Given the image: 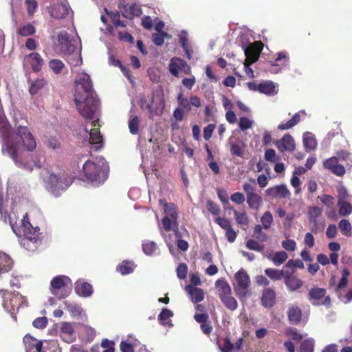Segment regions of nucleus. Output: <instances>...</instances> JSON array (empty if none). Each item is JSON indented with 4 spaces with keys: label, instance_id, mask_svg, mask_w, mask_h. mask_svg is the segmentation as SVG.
I'll return each mask as SVG.
<instances>
[{
    "label": "nucleus",
    "instance_id": "1",
    "mask_svg": "<svg viewBox=\"0 0 352 352\" xmlns=\"http://www.w3.org/2000/svg\"><path fill=\"white\" fill-rule=\"evenodd\" d=\"M26 119L17 120L14 117V129H12L8 120L0 116V140L3 155L10 157L14 164L27 170H32V166L23 162V153L20 151L22 145L28 151L36 148V141L27 124Z\"/></svg>",
    "mask_w": 352,
    "mask_h": 352
},
{
    "label": "nucleus",
    "instance_id": "2",
    "mask_svg": "<svg viewBox=\"0 0 352 352\" xmlns=\"http://www.w3.org/2000/svg\"><path fill=\"white\" fill-rule=\"evenodd\" d=\"M74 85V102L78 111L85 119L93 120L92 126L98 125V101L95 97L90 76L85 72L78 73Z\"/></svg>",
    "mask_w": 352,
    "mask_h": 352
},
{
    "label": "nucleus",
    "instance_id": "3",
    "mask_svg": "<svg viewBox=\"0 0 352 352\" xmlns=\"http://www.w3.org/2000/svg\"><path fill=\"white\" fill-rule=\"evenodd\" d=\"M82 170L87 182L98 186L107 179L109 166L104 158L100 156L93 160L86 161Z\"/></svg>",
    "mask_w": 352,
    "mask_h": 352
},
{
    "label": "nucleus",
    "instance_id": "4",
    "mask_svg": "<svg viewBox=\"0 0 352 352\" xmlns=\"http://www.w3.org/2000/svg\"><path fill=\"white\" fill-rule=\"evenodd\" d=\"M77 43L76 40L70 38L66 31H61L58 34V47L72 67L79 66L82 62L80 47H78Z\"/></svg>",
    "mask_w": 352,
    "mask_h": 352
},
{
    "label": "nucleus",
    "instance_id": "5",
    "mask_svg": "<svg viewBox=\"0 0 352 352\" xmlns=\"http://www.w3.org/2000/svg\"><path fill=\"white\" fill-rule=\"evenodd\" d=\"M21 229L23 232L24 238L21 240V243L27 246L28 250H34L36 245L41 242L39 228L33 227L30 223L28 215L25 213L21 219Z\"/></svg>",
    "mask_w": 352,
    "mask_h": 352
},
{
    "label": "nucleus",
    "instance_id": "6",
    "mask_svg": "<svg viewBox=\"0 0 352 352\" xmlns=\"http://www.w3.org/2000/svg\"><path fill=\"white\" fill-rule=\"evenodd\" d=\"M142 108L148 110L151 116L160 115L165 107L164 94L162 87H158L153 91L151 102H147L144 98L140 99Z\"/></svg>",
    "mask_w": 352,
    "mask_h": 352
},
{
    "label": "nucleus",
    "instance_id": "7",
    "mask_svg": "<svg viewBox=\"0 0 352 352\" xmlns=\"http://www.w3.org/2000/svg\"><path fill=\"white\" fill-rule=\"evenodd\" d=\"M72 183V179L65 173L58 175L51 174L46 182V188L52 195L56 197L60 195V192L65 190Z\"/></svg>",
    "mask_w": 352,
    "mask_h": 352
},
{
    "label": "nucleus",
    "instance_id": "8",
    "mask_svg": "<svg viewBox=\"0 0 352 352\" xmlns=\"http://www.w3.org/2000/svg\"><path fill=\"white\" fill-rule=\"evenodd\" d=\"M159 202L160 205L163 207L164 214L162 220L163 228L166 231H177L179 223L177 221L178 214L175 205L173 203H167L164 199H160Z\"/></svg>",
    "mask_w": 352,
    "mask_h": 352
},
{
    "label": "nucleus",
    "instance_id": "9",
    "mask_svg": "<svg viewBox=\"0 0 352 352\" xmlns=\"http://www.w3.org/2000/svg\"><path fill=\"white\" fill-rule=\"evenodd\" d=\"M72 281L66 276L59 275L52 278L50 283V291L58 298H64L69 296L71 292Z\"/></svg>",
    "mask_w": 352,
    "mask_h": 352
},
{
    "label": "nucleus",
    "instance_id": "10",
    "mask_svg": "<svg viewBox=\"0 0 352 352\" xmlns=\"http://www.w3.org/2000/svg\"><path fill=\"white\" fill-rule=\"evenodd\" d=\"M2 293L3 308L10 314L12 318L16 320L15 311L23 306L25 299L19 293H9L0 291Z\"/></svg>",
    "mask_w": 352,
    "mask_h": 352
},
{
    "label": "nucleus",
    "instance_id": "11",
    "mask_svg": "<svg viewBox=\"0 0 352 352\" xmlns=\"http://www.w3.org/2000/svg\"><path fill=\"white\" fill-rule=\"evenodd\" d=\"M234 280V289L236 295L240 298L245 297L248 294L250 285L249 275L243 269H241L235 274Z\"/></svg>",
    "mask_w": 352,
    "mask_h": 352
},
{
    "label": "nucleus",
    "instance_id": "12",
    "mask_svg": "<svg viewBox=\"0 0 352 352\" xmlns=\"http://www.w3.org/2000/svg\"><path fill=\"white\" fill-rule=\"evenodd\" d=\"M248 89L251 91H258L268 96H274L278 93L277 85L270 80L263 81L258 83L251 82L247 84Z\"/></svg>",
    "mask_w": 352,
    "mask_h": 352
},
{
    "label": "nucleus",
    "instance_id": "13",
    "mask_svg": "<svg viewBox=\"0 0 352 352\" xmlns=\"http://www.w3.org/2000/svg\"><path fill=\"white\" fill-rule=\"evenodd\" d=\"M23 61L24 67L30 65L32 69L36 72L41 71L44 63L43 59L37 52H32L24 56Z\"/></svg>",
    "mask_w": 352,
    "mask_h": 352
},
{
    "label": "nucleus",
    "instance_id": "14",
    "mask_svg": "<svg viewBox=\"0 0 352 352\" xmlns=\"http://www.w3.org/2000/svg\"><path fill=\"white\" fill-rule=\"evenodd\" d=\"M177 99L179 105V108L186 112L190 111L192 107L199 108L201 105V100L197 96H192L188 100L183 96L182 93H179Z\"/></svg>",
    "mask_w": 352,
    "mask_h": 352
},
{
    "label": "nucleus",
    "instance_id": "15",
    "mask_svg": "<svg viewBox=\"0 0 352 352\" xmlns=\"http://www.w3.org/2000/svg\"><path fill=\"white\" fill-rule=\"evenodd\" d=\"M70 13L73 12L66 0H63L54 5L50 11L51 16L58 19H63Z\"/></svg>",
    "mask_w": 352,
    "mask_h": 352
},
{
    "label": "nucleus",
    "instance_id": "16",
    "mask_svg": "<svg viewBox=\"0 0 352 352\" xmlns=\"http://www.w3.org/2000/svg\"><path fill=\"white\" fill-rule=\"evenodd\" d=\"M169 71L173 76H177L179 71L189 74L190 67L184 60L179 58H173L169 64Z\"/></svg>",
    "mask_w": 352,
    "mask_h": 352
},
{
    "label": "nucleus",
    "instance_id": "17",
    "mask_svg": "<svg viewBox=\"0 0 352 352\" xmlns=\"http://www.w3.org/2000/svg\"><path fill=\"white\" fill-rule=\"evenodd\" d=\"M265 193L267 196L271 198L279 197L283 199L289 197L291 195V192L287 186L283 184L268 188L265 190Z\"/></svg>",
    "mask_w": 352,
    "mask_h": 352
},
{
    "label": "nucleus",
    "instance_id": "18",
    "mask_svg": "<svg viewBox=\"0 0 352 352\" xmlns=\"http://www.w3.org/2000/svg\"><path fill=\"white\" fill-rule=\"evenodd\" d=\"M122 16L127 19H132L134 16H138L142 14V9L137 3H132L128 6L124 3H121L119 6Z\"/></svg>",
    "mask_w": 352,
    "mask_h": 352
},
{
    "label": "nucleus",
    "instance_id": "19",
    "mask_svg": "<svg viewBox=\"0 0 352 352\" xmlns=\"http://www.w3.org/2000/svg\"><path fill=\"white\" fill-rule=\"evenodd\" d=\"M276 146L280 152L293 151L295 149L294 138L289 134L285 135L281 139L275 142Z\"/></svg>",
    "mask_w": 352,
    "mask_h": 352
},
{
    "label": "nucleus",
    "instance_id": "20",
    "mask_svg": "<svg viewBox=\"0 0 352 352\" xmlns=\"http://www.w3.org/2000/svg\"><path fill=\"white\" fill-rule=\"evenodd\" d=\"M294 272V270L291 272L287 271L284 278L285 284L289 292L298 290L302 287L303 284L302 281L299 278L292 276Z\"/></svg>",
    "mask_w": 352,
    "mask_h": 352
},
{
    "label": "nucleus",
    "instance_id": "21",
    "mask_svg": "<svg viewBox=\"0 0 352 352\" xmlns=\"http://www.w3.org/2000/svg\"><path fill=\"white\" fill-rule=\"evenodd\" d=\"M75 292L81 297H89L93 294L92 286L82 280H78L75 283Z\"/></svg>",
    "mask_w": 352,
    "mask_h": 352
},
{
    "label": "nucleus",
    "instance_id": "22",
    "mask_svg": "<svg viewBox=\"0 0 352 352\" xmlns=\"http://www.w3.org/2000/svg\"><path fill=\"white\" fill-rule=\"evenodd\" d=\"M242 344V338H239L234 345L230 340L226 338L223 340L222 344L220 342H219L218 344L221 352H239L241 349Z\"/></svg>",
    "mask_w": 352,
    "mask_h": 352
},
{
    "label": "nucleus",
    "instance_id": "23",
    "mask_svg": "<svg viewBox=\"0 0 352 352\" xmlns=\"http://www.w3.org/2000/svg\"><path fill=\"white\" fill-rule=\"evenodd\" d=\"M326 293L324 288L313 287L309 292V300L313 305H320V300L325 296Z\"/></svg>",
    "mask_w": 352,
    "mask_h": 352
},
{
    "label": "nucleus",
    "instance_id": "24",
    "mask_svg": "<svg viewBox=\"0 0 352 352\" xmlns=\"http://www.w3.org/2000/svg\"><path fill=\"white\" fill-rule=\"evenodd\" d=\"M60 333L63 340L67 342H72L74 340V329L73 324L64 322L61 324Z\"/></svg>",
    "mask_w": 352,
    "mask_h": 352
},
{
    "label": "nucleus",
    "instance_id": "25",
    "mask_svg": "<svg viewBox=\"0 0 352 352\" xmlns=\"http://www.w3.org/2000/svg\"><path fill=\"white\" fill-rule=\"evenodd\" d=\"M255 45V43H252L244 50L246 56L245 62H248L249 64H252L257 60L261 51V49L256 47Z\"/></svg>",
    "mask_w": 352,
    "mask_h": 352
},
{
    "label": "nucleus",
    "instance_id": "26",
    "mask_svg": "<svg viewBox=\"0 0 352 352\" xmlns=\"http://www.w3.org/2000/svg\"><path fill=\"white\" fill-rule=\"evenodd\" d=\"M186 292L190 296L192 302L197 303L204 300V291L192 285H187L185 287Z\"/></svg>",
    "mask_w": 352,
    "mask_h": 352
},
{
    "label": "nucleus",
    "instance_id": "27",
    "mask_svg": "<svg viewBox=\"0 0 352 352\" xmlns=\"http://www.w3.org/2000/svg\"><path fill=\"white\" fill-rule=\"evenodd\" d=\"M85 138H89V142L91 144H98L102 143V138L99 131L96 129L89 130L87 127L83 129Z\"/></svg>",
    "mask_w": 352,
    "mask_h": 352
},
{
    "label": "nucleus",
    "instance_id": "28",
    "mask_svg": "<svg viewBox=\"0 0 352 352\" xmlns=\"http://www.w3.org/2000/svg\"><path fill=\"white\" fill-rule=\"evenodd\" d=\"M288 270H285L284 267L283 270H279L274 268H267L265 270V274L267 276L272 280H280L282 278H285L286 272Z\"/></svg>",
    "mask_w": 352,
    "mask_h": 352
},
{
    "label": "nucleus",
    "instance_id": "29",
    "mask_svg": "<svg viewBox=\"0 0 352 352\" xmlns=\"http://www.w3.org/2000/svg\"><path fill=\"white\" fill-rule=\"evenodd\" d=\"M275 293L271 289H266L264 290L261 298L262 305L265 307H271L274 304Z\"/></svg>",
    "mask_w": 352,
    "mask_h": 352
},
{
    "label": "nucleus",
    "instance_id": "30",
    "mask_svg": "<svg viewBox=\"0 0 352 352\" xmlns=\"http://www.w3.org/2000/svg\"><path fill=\"white\" fill-rule=\"evenodd\" d=\"M303 144L306 150H314L317 146V141L314 135L311 132L303 133Z\"/></svg>",
    "mask_w": 352,
    "mask_h": 352
},
{
    "label": "nucleus",
    "instance_id": "31",
    "mask_svg": "<svg viewBox=\"0 0 352 352\" xmlns=\"http://www.w3.org/2000/svg\"><path fill=\"white\" fill-rule=\"evenodd\" d=\"M12 267V261L9 256L0 252V274L8 272Z\"/></svg>",
    "mask_w": 352,
    "mask_h": 352
},
{
    "label": "nucleus",
    "instance_id": "32",
    "mask_svg": "<svg viewBox=\"0 0 352 352\" xmlns=\"http://www.w3.org/2000/svg\"><path fill=\"white\" fill-rule=\"evenodd\" d=\"M215 285L218 289L219 298L228 294H232L230 286L224 280H217L215 283Z\"/></svg>",
    "mask_w": 352,
    "mask_h": 352
},
{
    "label": "nucleus",
    "instance_id": "33",
    "mask_svg": "<svg viewBox=\"0 0 352 352\" xmlns=\"http://www.w3.org/2000/svg\"><path fill=\"white\" fill-rule=\"evenodd\" d=\"M29 83L30 94L31 95H35L46 85L47 82L43 78H38L35 80L30 82Z\"/></svg>",
    "mask_w": 352,
    "mask_h": 352
},
{
    "label": "nucleus",
    "instance_id": "34",
    "mask_svg": "<svg viewBox=\"0 0 352 352\" xmlns=\"http://www.w3.org/2000/svg\"><path fill=\"white\" fill-rule=\"evenodd\" d=\"M65 305L67 311L69 312L72 317L80 318L82 315H85L83 310L80 305L77 304L69 303L68 302H65Z\"/></svg>",
    "mask_w": 352,
    "mask_h": 352
},
{
    "label": "nucleus",
    "instance_id": "35",
    "mask_svg": "<svg viewBox=\"0 0 352 352\" xmlns=\"http://www.w3.org/2000/svg\"><path fill=\"white\" fill-rule=\"evenodd\" d=\"M268 258L270 259L276 266H280L288 258V254L284 251H279L274 254L270 255Z\"/></svg>",
    "mask_w": 352,
    "mask_h": 352
},
{
    "label": "nucleus",
    "instance_id": "36",
    "mask_svg": "<svg viewBox=\"0 0 352 352\" xmlns=\"http://www.w3.org/2000/svg\"><path fill=\"white\" fill-rule=\"evenodd\" d=\"M222 303L224 306L230 311H234L238 307V303L236 300L231 296L228 294L220 298Z\"/></svg>",
    "mask_w": 352,
    "mask_h": 352
},
{
    "label": "nucleus",
    "instance_id": "37",
    "mask_svg": "<svg viewBox=\"0 0 352 352\" xmlns=\"http://www.w3.org/2000/svg\"><path fill=\"white\" fill-rule=\"evenodd\" d=\"M246 200L249 207L252 209L258 210L262 204V197L256 192L246 197Z\"/></svg>",
    "mask_w": 352,
    "mask_h": 352
},
{
    "label": "nucleus",
    "instance_id": "38",
    "mask_svg": "<svg viewBox=\"0 0 352 352\" xmlns=\"http://www.w3.org/2000/svg\"><path fill=\"white\" fill-rule=\"evenodd\" d=\"M302 316L301 310L298 307H292L288 311V317L292 324H297L300 321Z\"/></svg>",
    "mask_w": 352,
    "mask_h": 352
},
{
    "label": "nucleus",
    "instance_id": "39",
    "mask_svg": "<svg viewBox=\"0 0 352 352\" xmlns=\"http://www.w3.org/2000/svg\"><path fill=\"white\" fill-rule=\"evenodd\" d=\"M338 228L345 236L350 237L352 236V226L349 220L345 219L340 220Z\"/></svg>",
    "mask_w": 352,
    "mask_h": 352
},
{
    "label": "nucleus",
    "instance_id": "40",
    "mask_svg": "<svg viewBox=\"0 0 352 352\" xmlns=\"http://www.w3.org/2000/svg\"><path fill=\"white\" fill-rule=\"evenodd\" d=\"M230 153L233 156L242 157L244 153L245 144L242 142H230Z\"/></svg>",
    "mask_w": 352,
    "mask_h": 352
},
{
    "label": "nucleus",
    "instance_id": "41",
    "mask_svg": "<svg viewBox=\"0 0 352 352\" xmlns=\"http://www.w3.org/2000/svg\"><path fill=\"white\" fill-rule=\"evenodd\" d=\"M300 120V113H295L292 118L285 123H281L278 126L279 130H287L296 126Z\"/></svg>",
    "mask_w": 352,
    "mask_h": 352
},
{
    "label": "nucleus",
    "instance_id": "42",
    "mask_svg": "<svg viewBox=\"0 0 352 352\" xmlns=\"http://www.w3.org/2000/svg\"><path fill=\"white\" fill-rule=\"evenodd\" d=\"M50 69L56 74L62 73L65 68L64 63L59 59H52L49 62Z\"/></svg>",
    "mask_w": 352,
    "mask_h": 352
},
{
    "label": "nucleus",
    "instance_id": "43",
    "mask_svg": "<svg viewBox=\"0 0 352 352\" xmlns=\"http://www.w3.org/2000/svg\"><path fill=\"white\" fill-rule=\"evenodd\" d=\"M339 214L341 216H349L352 213V204L349 201L338 202Z\"/></svg>",
    "mask_w": 352,
    "mask_h": 352
},
{
    "label": "nucleus",
    "instance_id": "44",
    "mask_svg": "<svg viewBox=\"0 0 352 352\" xmlns=\"http://www.w3.org/2000/svg\"><path fill=\"white\" fill-rule=\"evenodd\" d=\"M179 42L182 45V47L184 51L186 53V55L188 59L191 58V54L189 50L188 38H187V32L185 30H182L179 35Z\"/></svg>",
    "mask_w": 352,
    "mask_h": 352
},
{
    "label": "nucleus",
    "instance_id": "45",
    "mask_svg": "<svg viewBox=\"0 0 352 352\" xmlns=\"http://www.w3.org/2000/svg\"><path fill=\"white\" fill-rule=\"evenodd\" d=\"M342 277L337 285L336 287V292L338 294L340 293V290L345 288L349 283L348 277L350 275V272L349 270L346 268H344L342 270Z\"/></svg>",
    "mask_w": 352,
    "mask_h": 352
},
{
    "label": "nucleus",
    "instance_id": "46",
    "mask_svg": "<svg viewBox=\"0 0 352 352\" xmlns=\"http://www.w3.org/2000/svg\"><path fill=\"white\" fill-rule=\"evenodd\" d=\"M173 316V313L172 311L168 309H163L158 316V320L164 326H171L172 324L167 320L172 317Z\"/></svg>",
    "mask_w": 352,
    "mask_h": 352
},
{
    "label": "nucleus",
    "instance_id": "47",
    "mask_svg": "<svg viewBox=\"0 0 352 352\" xmlns=\"http://www.w3.org/2000/svg\"><path fill=\"white\" fill-rule=\"evenodd\" d=\"M36 32L35 28L30 23H26L19 27L18 33L22 36L33 35Z\"/></svg>",
    "mask_w": 352,
    "mask_h": 352
},
{
    "label": "nucleus",
    "instance_id": "48",
    "mask_svg": "<svg viewBox=\"0 0 352 352\" xmlns=\"http://www.w3.org/2000/svg\"><path fill=\"white\" fill-rule=\"evenodd\" d=\"M137 340L132 341V338H129L126 340L121 342L120 348L122 352H134L133 346L136 344Z\"/></svg>",
    "mask_w": 352,
    "mask_h": 352
},
{
    "label": "nucleus",
    "instance_id": "49",
    "mask_svg": "<svg viewBox=\"0 0 352 352\" xmlns=\"http://www.w3.org/2000/svg\"><path fill=\"white\" fill-rule=\"evenodd\" d=\"M134 267H135V265L133 263L128 262V261H123L122 263H120L117 267V270L122 274L125 275V274L131 273L133 272Z\"/></svg>",
    "mask_w": 352,
    "mask_h": 352
},
{
    "label": "nucleus",
    "instance_id": "50",
    "mask_svg": "<svg viewBox=\"0 0 352 352\" xmlns=\"http://www.w3.org/2000/svg\"><path fill=\"white\" fill-rule=\"evenodd\" d=\"M263 228L261 225L258 224L254 226L253 230L254 237L261 242L266 241L268 239L267 234L262 231Z\"/></svg>",
    "mask_w": 352,
    "mask_h": 352
},
{
    "label": "nucleus",
    "instance_id": "51",
    "mask_svg": "<svg viewBox=\"0 0 352 352\" xmlns=\"http://www.w3.org/2000/svg\"><path fill=\"white\" fill-rule=\"evenodd\" d=\"M261 221L264 229H269L273 222L272 213L270 211L265 212L261 218Z\"/></svg>",
    "mask_w": 352,
    "mask_h": 352
},
{
    "label": "nucleus",
    "instance_id": "52",
    "mask_svg": "<svg viewBox=\"0 0 352 352\" xmlns=\"http://www.w3.org/2000/svg\"><path fill=\"white\" fill-rule=\"evenodd\" d=\"M254 125V121L247 117H241L239 118V127L241 131H244L252 129Z\"/></svg>",
    "mask_w": 352,
    "mask_h": 352
},
{
    "label": "nucleus",
    "instance_id": "53",
    "mask_svg": "<svg viewBox=\"0 0 352 352\" xmlns=\"http://www.w3.org/2000/svg\"><path fill=\"white\" fill-rule=\"evenodd\" d=\"M322 210L317 206L310 207L308 210V216L310 222H315L317 218L321 215Z\"/></svg>",
    "mask_w": 352,
    "mask_h": 352
},
{
    "label": "nucleus",
    "instance_id": "54",
    "mask_svg": "<svg viewBox=\"0 0 352 352\" xmlns=\"http://www.w3.org/2000/svg\"><path fill=\"white\" fill-rule=\"evenodd\" d=\"M142 250L146 255L151 256L155 252L156 244L153 241H144L142 243Z\"/></svg>",
    "mask_w": 352,
    "mask_h": 352
},
{
    "label": "nucleus",
    "instance_id": "55",
    "mask_svg": "<svg viewBox=\"0 0 352 352\" xmlns=\"http://www.w3.org/2000/svg\"><path fill=\"white\" fill-rule=\"evenodd\" d=\"M314 340L313 339L305 340L300 344V352H313Z\"/></svg>",
    "mask_w": 352,
    "mask_h": 352
},
{
    "label": "nucleus",
    "instance_id": "56",
    "mask_svg": "<svg viewBox=\"0 0 352 352\" xmlns=\"http://www.w3.org/2000/svg\"><path fill=\"white\" fill-rule=\"evenodd\" d=\"M245 245L247 248L251 250L257 252H263L264 250V246L253 239L248 240Z\"/></svg>",
    "mask_w": 352,
    "mask_h": 352
},
{
    "label": "nucleus",
    "instance_id": "57",
    "mask_svg": "<svg viewBox=\"0 0 352 352\" xmlns=\"http://www.w3.org/2000/svg\"><path fill=\"white\" fill-rule=\"evenodd\" d=\"M140 122L137 116L132 118L129 122V129L130 133L136 135L139 131Z\"/></svg>",
    "mask_w": 352,
    "mask_h": 352
},
{
    "label": "nucleus",
    "instance_id": "58",
    "mask_svg": "<svg viewBox=\"0 0 352 352\" xmlns=\"http://www.w3.org/2000/svg\"><path fill=\"white\" fill-rule=\"evenodd\" d=\"M349 197V195L348 193L346 188L343 186H340L338 188V202L347 201Z\"/></svg>",
    "mask_w": 352,
    "mask_h": 352
},
{
    "label": "nucleus",
    "instance_id": "59",
    "mask_svg": "<svg viewBox=\"0 0 352 352\" xmlns=\"http://www.w3.org/2000/svg\"><path fill=\"white\" fill-rule=\"evenodd\" d=\"M234 217L238 224L248 225L249 223L248 217L245 212L234 211Z\"/></svg>",
    "mask_w": 352,
    "mask_h": 352
},
{
    "label": "nucleus",
    "instance_id": "60",
    "mask_svg": "<svg viewBox=\"0 0 352 352\" xmlns=\"http://www.w3.org/2000/svg\"><path fill=\"white\" fill-rule=\"evenodd\" d=\"M318 199L324 205H325L328 208L332 207L334 204L333 197L329 195H322L321 196L318 197Z\"/></svg>",
    "mask_w": 352,
    "mask_h": 352
},
{
    "label": "nucleus",
    "instance_id": "61",
    "mask_svg": "<svg viewBox=\"0 0 352 352\" xmlns=\"http://www.w3.org/2000/svg\"><path fill=\"white\" fill-rule=\"evenodd\" d=\"M291 267L303 269L305 267V265H304L303 262L300 260L290 259L287 261L286 265L284 266V268L285 270H287V268H291Z\"/></svg>",
    "mask_w": 352,
    "mask_h": 352
},
{
    "label": "nucleus",
    "instance_id": "62",
    "mask_svg": "<svg viewBox=\"0 0 352 352\" xmlns=\"http://www.w3.org/2000/svg\"><path fill=\"white\" fill-rule=\"evenodd\" d=\"M338 164V158L333 157H330V158L326 160L323 162V166L324 168L330 170L332 172Z\"/></svg>",
    "mask_w": 352,
    "mask_h": 352
},
{
    "label": "nucleus",
    "instance_id": "63",
    "mask_svg": "<svg viewBox=\"0 0 352 352\" xmlns=\"http://www.w3.org/2000/svg\"><path fill=\"white\" fill-rule=\"evenodd\" d=\"M338 298L344 304H348L352 301V288L349 289L345 294L338 293Z\"/></svg>",
    "mask_w": 352,
    "mask_h": 352
},
{
    "label": "nucleus",
    "instance_id": "64",
    "mask_svg": "<svg viewBox=\"0 0 352 352\" xmlns=\"http://www.w3.org/2000/svg\"><path fill=\"white\" fill-rule=\"evenodd\" d=\"M47 324V319L45 317L37 318L32 322L33 326L37 329H43L46 327Z\"/></svg>",
    "mask_w": 352,
    "mask_h": 352
}]
</instances>
